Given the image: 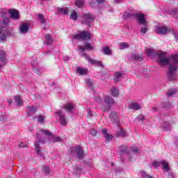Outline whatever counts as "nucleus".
Listing matches in <instances>:
<instances>
[{"label":"nucleus","instance_id":"nucleus-22","mask_svg":"<svg viewBox=\"0 0 178 178\" xmlns=\"http://www.w3.org/2000/svg\"><path fill=\"white\" fill-rule=\"evenodd\" d=\"M145 54H146L149 58H152V56L155 55V50L151 48H146L145 50Z\"/></svg>","mask_w":178,"mask_h":178},{"label":"nucleus","instance_id":"nucleus-63","mask_svg":"<svg viewBox=\"0 0 178 178\" xmlns=\"http://www.w3.org/2000/svg\"><path fill=\"white\" fill-rule=\"evenodd\" d=\"M8 102L9 105H12V104L13 103V101L12 99H9V100H8Z\"/></svg>","mask_w":178,"mask_h":178},{"label":"nucleus","instance_id":"nucleus-36","mask_svg":"<svg viewBox=\"0 0 178 178\" xmlns=\"http://www.w3.org/2000/svg\"><path fill=\"white\" fill-rule=\"evenodd\" d=\"M38 17L42 24H47V19L44 17V15H42V14H38Z\"/></svg>","mask_w":178,"mask_h":178},{"label":"nucleus","instance_id":"nucleus-7","mask_svg":"<svg viewBox=\"0 0 178 178\" xmlns=\"http://www.w3.org/2000/svg\"><path fill=\"white\" fill-rule=\"evenodd\" d=\"M140 152V149L137 146H132L131 152L127 154L129 161H136V156Z\"/></svg>","mask_w":178,"mask_h":178},{"label":"nucleus","instance_id":"nucleus-20","mask_svg":"<svg viewBox=\"0 0 178 178\" xmlns=\"http://www.w3.org/2000/svg\"><path fill=\"white\" fill-rule=\"evenodd\" d=\"M0 63H6V52L3 50L0 51Z\"/></svg>","mask_w":178,"mask_h":178},{"label":"nucleus","instance_id":"nucleus-45","mask_svg":"<svg viewBox=\"0 0 178 178\" xmlns=\"http://www.w3.org/2000/svg\"><path fill=\"white\" fill-rule=\"evenodd\" d=\"M129 47V44L127 42H121L120 43V49H126Z\"/></svg>","mask_w":178,"mask_h":178},{"label":"nucleus","instance_id":"nucleus-25","mask_svg":"<svg viewBox=\"0 0 178 178\" xmlns=\"http://www.w3.org/2000/svg\"><path fill=\"white\" fill-rule=\"evenodd\" d=\"M161 163L164 172H168L170 170V167H169V163H168V162L163 161H161Z\"/></svg>","mask_w":178,"mask_h":178},{"label":"nucleus","instance_id":"nucleus-38","mask_svg":"<svg viewBox=\"0 0 178 178\" xmlns=\"http://www.w3.org/2000/svg\"><path fill=\"white\" fill-rule=\"evenodd\" d=\"M141 178H154L152 176L147 175L146 171L142 170L140 172Z\"/></svg>","mask_w":178,"mask_h":178},{"label":"nucleus","instance_id":"nucleus-12","mask_svg":"<svg viewBox=\"0 0 178 178\" xmlns=\"http://www.w3.org/2000/svg\"><path fill=\"white\" fill-rule=\"evenodd\" d=\"M82 57L85 58V59H87L92 65H96L97 66H99L100 67H104V64L101 61H98L97 60H92L88 57V55L87 54H83Z\"/></svg>","mask_w":178,"mask_h":178},{"label":"nucleus","instance_id":"nucleus-14","mask_svg":"<svg viewBox=\"0 0 178 178\" xmlns=\"http://www.w3.org/2000/svg\"><path fill=\"white\" fill-rule=\"evenodd\" d=\"M102 133L106 140V141H111L113 138V135L111 133V131H108V130L104 129H102Z\"/></svg>","mask_w":178,"mask_h":178},{"label":"nucleus","instance_id":"nucleus-17","mask_svg":"<svg viewBox=\"0 0 178 178\" xmlns=\"http://www.w3.org/2000/svg\"><path fill=\"white\" fill-rule=\"evenodd\" d=\"M157 34H168V33H169V31H170V30H169V28L166 27V26H158L157 27Z\"/></svg>","mask_w":178,"mask_h":178},{"label":"nucleus","instance_id":"nucleus-40","mask_svg":"<svg viewBox=\"0 0 178 178\" xmlns=\"http://www.w3.org/2000/svg\"><path fill=\"white\" fill-rule=\"evenodd\" d=\"M147 31H148V24H143V26H142L140 29V33L141 34H145Z\"/></svg>","mask_w":178,"mask_h":178},{"label":"nucleus","instance_id":"nucleus-11","mask_svg":"<svg viewBox=\"0 0 178 178\" xmlns=\"http://www.w3.org/2000/svg\"><path fill=\"white\" fill-rule=\"evenodd\" d=\"M134 17L136 19L139 24H147V20L145 19V15L143 13H136Z\"/></svg>","mask_w":178,"mask_h":178},{"label":"nucleus","instance_id":"nucleus-41","mask_svg":"<svg viewBox=\"0 0 178 178\" xmlns=\"http://www.w3.org/2000/svg\"><path fill=\"white\" fill-rule=\"evenodd\" d=\"M103 52L104 55H112V51L108 47H105L103 48Z\"/></svg>","mask_w":178,"mask_h":178},{"label":"nucleus","instance_id":"nucleus-4","mask_svg":"<svg viewBox=\"0 0 178 178\" xmlns=\"http://www.w3.org/2000/svg\"><path fill=\"white\" fill-rule=\"evenodd\" d=\"M104 102L106 104V106H103L104 112H109L112 105H115V100L109 95H106L104 97Z\"/></svg>","mask_w":178,"mask_h":178},{"label":"nucleus","instance_id":"nucleus-43","mask_svg":"<svg viewBox=\"0 0 178 178\" xmlns=\"http://www.w3.org/2000/svg\"><path fill=\"white\" fill-rule=\"evenodd\" d=\"M162 107L165 108L166 109H169V108H170V102H169L168 100L163 102Z\"/></svg>","mask_w":178,"mask_h":178},{"label":"nucleus","instance_id":"nucleus-1","mask_svg":"<svg viewBox=\"0 0 178 178\" xmlns=\"http://www.w3.org/2000/svg\"><path fill=\"white\" fill-rule=\"evenodd\" d=\"M157 56H159L160 63L163 65H169L167 76L170 81H175L177 79L178 54L172 56L170 59L165 58V53L160 50L156 51Z\"/></svg>","mask_w":178,"mask_h":178},{"label":"nucleus","instance_id":"nucleus-15","mask_svg":"<svg viewBox=\"0 0 178 178\" xmlns=\"http://www.w3.org/2000/svg\"><path fill=\"white\" fill-rule=\"evenodd\" d=\"M78 49L81 52V56H83V54H86L84 53V51H91V49H92V47H91L90 43H86L83 46H79Z\"/></svg>","mask_w":178,"mask_h":178},{"label":"nucleus","instance_id":"nucleus-34","mask_svg":"<svg viewBox=\"0 0 178 178\" xmlns=\"http://www.w3.org/2000/svg\"><path fill=\"white\" fill-rule=\"evenodd\" d=\"M84 0H75V6L77 8H84Z\"/></svg>","mask_w":178,"mask_h":178},{"label":"nucleus","instance_id":"nucleus-61","mask_svg":"<svg viewBox=\"0 0 178 178\" xmlns=\"http://www.w3.org/2000/svg\"><path fill=\"white\" fill-rule=\"evenodd\" d=\"M168 177H170V178H175V177H173V173H172V172H168Z\"/></svg>","mask_w":178,"mask_h":178},{"label":"nucleus","instance_id":"nucleus-55","mask_svg":"<svg viewBox=\"0 0 178 178\" xmlns=\"http://www.w3.org/2000/svg\"><path fill=\"white\" fill-rule=\"evenodd\" d=\"M34 71L36 74H41V73L42 72L41 70H39L38 68H34Z\"/></svg>","mask_w":178,"mask_h":178},{"label":"nucleus","instance_id":"nucleus-31","mask_svg":"<svg viewBox=\"0 0 178 178\" xmlns=\"http://www.w3.org/2000/svg\"><path fill=\"white\" fill-rule=\"evenodd\" d=\"M15 102L17 104V106H22L23 105V100H22L20 96L15 97Z\"/></svg>","mask_w":178,"mask_h":178},{"label":"nucleus","instance_id":"nucleus-42","mask_svg":"<svg viewBox=\"0 0 178 178\" xmlns=\"http://www.w3.org/2000/svg\"><path fill=\"white\" fill-rule=\"evenodd\" d=\"M135 14L130 13L129 12H125L123 15V17L125 19H130L131 17H134Z\"/></svg>","mask_w":178,"mask_h":178},{"label":"nucleus","instance_id":"nucleus-57","mask_svg":"<svg viewBox=\"0 0 178 178\" xmlns=\"http://www.w3.org/2000/svg\"><path fill=\"white\" fill-rule=\"evenodd\" d=\"M97 3H98V5H101L102 3H105V0H96Z\"/></svg>","mask_w":178,"mask_h":178},{"label":"nucleus","instance_id":"nucleus-21","mask_svg":"<svg viewBox=\"0 0 178 178\" xmlns=\"http://www.w3.org/2000/svg\"><path fill=\"white\" fill-rule=\"evenodd\" d=\"M29 24H22L20 26V33L22 34H25L29 32Z\"/></svg>","mask_w":178,"mask_h":178},{"label":"nucleus","instance_id":"nucleus-6","mask_svg":"<svg viewBox=\"0 0 178 178\" xmlns=\"http://www.w3.org/2000/svg\"><path fill=\"white\" fill-rule=\"evenodd\" d=\"M74 40H91V33L88 31H81L79 33L72 35Z\"/></svg>","mask_w":178,"mask_h":178},{"label":"nucleus","instance_id":"nucleus-26","mask_svg":"<svg viewBox=\"0 0 178 178\" xmlns=\"http://www.w3.org/2000/svg\"><path fill=\"white\" fill-rule=\"evenodd\" d=\"M120 155H122L125 154L126 156H127V154H129V152L127 151V146L126 145H121L120 146Z\"/></svg>","mask_w":178,"mask_h":178},{"label":"nucleus","instance_id":"nucleus-56","mask_svg":"<svg viewBox=\"0 0 178 178\" xmlns=\"http://www.w3.org/2000/svg\"><path fill=\"white\" fill-rule=\"evenodd\" d=\"M19 148H26V147H29L27 146V145H25L24 143H21L19 145H18Z\"/></svg>","mask_w":178,"mask_h":178},{"label":"nucleus","instance_id":"nucleus-50","mask_svg":"<svg viewBox=\"0 0 178 178\" xmlns=\"http://www.w3.org/2000/svg\"><path fill=\"white\" fill-rule=\"evenodd\" d=\"M172 33L176 41H178V31L175 30H172Z\"/></svg>","mask_w":178,"mask_h":178},{"label":"nucleus","instance_id":"nucleus-24","mask_svg":"<svg viewBox=\"0 0 178 178\" xmlns=\"http://www.w3.org/2000/svg\"><path fill=\"white\" fill-rule=\"evenodd\" d=\"M28 109V116H31V115H34L37 112V108L31 106H29L27 107Z\"/></svg>","mask_w":178,"mask_h":178},{"label":"nucleus","instance_id":"nucleus-46","mask_svg":"<svg viewBox=\"0 0 178 178\" xmlns=\"http://www.w3.org/2000/svg\"><path fill=\"white\" fill-rule=\"evenodd\" d=\"M85 83H86L88 86H89V87H92L94 81H93L92 79H86L85 80Z\"/></svg>","mask_w":178,"mask_h":178},{"label":"nucleus","instance_id":"nucleus-47","mask_svg":"<svg viewBox=\"0 0 178 178\" xmlns=\"http://www.w3.org/2000/svg\"><path fill=\"white\" fill-rule=\"evenodd\" d=\"M77 12L76 11L72 12L70 15V19H72V20H77Z\"/></svg>","mask_w":178,"mask_h":178},{"label":"nucleus","instance_id":"nucleus-37","mask_svg":"<svg viewBox=\"0 0 178 178\" xmlns=\"http://www.w3.org/2000/svg\"><path fill=\"white\" fill-rule=\"evenodd\" d=\"M42 170L43 173H44L47 176L51 175V171L49 170V167H48V166H45V165L42 166Z\"/></svg>","mask_w":178,"mask_h":178},{"label":"nucleus","instance_id":"nucleus-18","mask_svg":"<svg viewBox=\"0 0 178 178\" xmlns=\"http://www.w3.org/2000/svg\"><path fill=\"white\" fill-rule=\"evenodd\" d=\"M76 73L79 75V76H84L86 74H88V69H85L81 67H78L76 68Z\"/></svg>","mask_w":178,"mask_h":178},{"label":"nucleus","instance_id":"nucleus-13","mask_svg":"<svg viewBox=\"0 0 178 178\" xmlns=\"http://www.w3.org/2000/svg\"><path fill=\"white\" fill-rule=\"evenodd\" d=\"M109 118L111 119V121L115 126H117V127H119V118L118 117V113H111Z\"/></svg>","mask_w":178,"mask_h":178},{"label":"nucleus","instance_id":"nucleus-30","mask_svg":"<svg viewBox=\"0 0 178 178\" xmlns=\"http://www.w3.org/2000/svg\"><path fill=\"white\" fill-rule=\"evenodd\" d=\"M124 74H123V72H116L114 76L113 80H115V81H120V79H122V77H123V75Z\"/></svg>","mask_w":178,"mask_h":178},{"label":"nucleus","instance_id":"nucleus-35","mask_svg":"<svg viewBox=\"0 0 178 178\" xmlns=\"http://www.w3.org/2000/svg\"><path fill=\"white\" fill-rule=\"evenodd\" d=\"M111 95H113V97H118L119 95V89L115 87H113L111 89Z\"/></svg>","mask_w":178,"mask_h":178},{"label":"nucleus","instance_id":"nucleus-3","mask_svg":"<svg viewBox=\"0 0 178 178\" xmlns=\"http://www.w3.org/2000/svg\"><path fill=\"white\" fill-rule=\"evenodd\" d=\"M40 131L42 133V134L47 136L49 143H56L62 141V138H60V137L52 135V134L49 131L41 129Z\"/></svg>","mask_w":178,"mask_h":178},{"label":"nucleus","instance_id":"nucleus-5","mask_svg":"<svg viewBox=\"0 0 178 178\" xmlns=\"http://www.w3.org/2000/svg\"><path fill=\"white\" fill-rule=\"evenodd\" d=\"M95 20V17L91 13H85L82 16L81 23L82 24H87L88 27H91V23Z\"/></svg>","mask_w":178,"mask_h":178},{"label":"nucleus","instance_id":"nucleus-32","mask_svg":"<svg viewBox=\"0 0 178 178\" xmlns=\"http://www.w3.org/2000/svg\"><path fill=\"white\" fill-rule=\"evenodd\" d=\"M82 172H83V168H81L79 165L75 166L73 170L74 174L76 175H81Z\"/></svg>","mask_w":178,"mask_h":178},{"label":"nucleus","instance_id":"nucleus-28","mask_svg":"<svg viewBox=\"0 0 178 178\" xmlns=\"http://www.w3.org/2000/svg\"><path fill=\"white\" fill-rule=\"evenodd\" d=\"M131 58L132 60H139V62H141V60H143V55L131 54Z\"/></svg>","mask_w":178,"mask_h":178},{"label":"nucleus","instance_id":"nucleus-49","mask_svg":"<svg viewBox=\"0 0 178 178\" xmlns=\"http://www.w3.org/2000/svg\"><path fill=\"white\" fill-rule=\"evenodd\" d=\"M95 101L97 102V104H99L100 105L102 104V99H101L99 96H95Z\"/></svg>","mask_w":178,"mask_h":178},{"label":"nucleus","instance_id":"nucleus-60","mask_svg":"<svg viewBox=\"0 0 178 178\" xmlns=\"http://www.w3.org/2000/svg\"><path fill=\"white\" fill-rule=\"evenodd\" d=\"M152 166L154 168V169H156V161L153 162Z\"/></svg>","mask_w":178,"mask_h":178},{"label":"nucleus","instance_id":"nucleus-23","mask_svg":"<svg viewBox=\"0 0 178 178\" xmlns=\"http://www.w3.org/2000/svg\"><path fill=\"white\" fill-rule=\"evenodd\" d=\"M65 109L67 112H73L74 110V104L73 103H68L65 105Z\"/></svg>","mask_w":178,"mask_h":178},{"label":"nucleus","instance_id":"nucleus-48","mask_svg":"<svg viewBox=\"0 0 178 178\" xmlns=\"http://www.w3.org/2000/svg\"><path fill=\"white\" fill-rule=\"evenodd\" d=\"M144 119H145V117L144 115H139L137 116V118H136V122H144Z\"/></svg>","mask_w":178,"mask_h":178},{"label":"nucleus","instance_id":"nucleus-54","mask_svg":"<svg viewBox=\"0 0 178 178\" xmlns=\"http://www.w3.org/2000/svg\"><path fill=\"white\" fill-rule=\"evenodd\" d=\"M95 5H96V3H95V1H94V0H92V1L90 2V4H89V6H90V8H95Z\"/></svg>","mask_w":178,"mask_h":178},{"label":"nucleus","instance_id":"nucleus-10","mask_svg":"<svg viewBox=\"0 0 178 178\" xmlns=\"http://www.w3.org/2000/svg\"><path fill=\"white\" fill-rule=\"evenodd\" d=\"M12 35V32H9L2 26H0V42H2V41H5L6 40L7 37H10Z\"/></svg>","mask_w":178,"mask_h":178},{"label":"nucleus","instance_id":"nucleus-8","mask_svg":"<svg viewBox=\"0 0 178 178\" xmlns=\"http://www.w3.org/2000/svg\"><path fill=\"white\" fill-rule=\"evenodd\" d=\"M55 115L58 116V122H60L61 126H66V124H67V118H66V115H65L63 111L58 110L55 113Z\"/></svg>","mask_w":178,"mask_h":178},{"label":"nucleus","instance_id":"nucleus-58","mask_svg":"<svg viewBox=\"0 0 178 178\" xmlns=\"http://www.w3.org/2000/svg\"><path fill=\"white\" fill-rule=\"evenodd\" d=\"M92 116V111H89L88 112V118H91Z\"/></svg>","mask_w":178,"mask_h":178},{"label":"nucleus","instance_id":"nucleus-39","mask_svg":"<svg viewBox=\"0 0 178 178\" xmlns=\"http://www.w3.org/2000/svg\"><path fill=\"white\" fill-rule=\"evenodd\" d=\"M58 15H67L68 11H67V8H58Z\"/></svg>","mask_w":178,"mask_h":178},{"label":"nucleus","instance_id":"nucleus-33","mask_svg":"<svg viewBox=\"0 0 178 178\" xmlns=\"http://www.w3.org/2000/svg\"><path fill=\"white\" fill-rule=\"evenodd\" d=\"M54 40H52V36L51 35H45V42L47 45H51L52 44V42Z\"/></svg>","mask_w":178,"mask_h":178},{"label":"nucleus","instance_id":"nucleus-64","mask_svg":"<svg viewBox=\"0 0 178 178\" xmlns=\"http://www.w3.org/2000/svg\"><path fill=\"white\" fill-rule=\"evenodd\" d=\"M175 145H178V138L176 139Z\"/></svg>","mask_w":178,"mask_h":178},{"label":"nucleus","instance_id":"nucleus-44","mask_svg":"<svg viewBox=\"0 0 178 178\" xmlns=\"http://www.w3.org/2000/svg\"><path fill=\"white\" fill-rule=\"evenodd\" d=\"M162 127L164 130H166V131H169V130H170V124L169 122H164Z\"/></svg>","mask_w":178,"mask_h":178},{"label":"nucleus","instance_id":"nucleus-27","mask_svg":"<svg viewBox=\"0 0 178 178\" xmlns=\"http://www.w3.org/2000/svg\"><path fill=\"white\" fill-rule=\"evenodd\" d=\"M129 109H133L134 111H139L141 109V106L138 103H132L129 106Z\"/></svg>","mask_w":178,"mask_h":178},{"label":"nucleus","instance_id":"nucleus-16","mask_svg":"<svg viewBox=\"0 0 178 178\" xmlns=\"http://www.w3.org/2000/svg\"><path fill=\"white\" fill-rule=\"evenodd\" d=\"M8 13H10L11 18L14 20H19L20 19V14L15 9L9 10Z\"/></svg>","mask_w":178,"mask_h":178},{"label":"nucleus","instance_id":"nucleus-9","mask_svg":"<svg viewBox=\"0 0 178 178\" xmlns=\"http://www.w3.org/2000/svg\"><path fill=\"white\" fill-rule=\"evenodd\" d=\"M39 136L40 134H37L36 137L38 140L35 142V152L38 155L42 156V154L41 153V149L40 148V144H44L45 140L44 139H41Z\"/></svg>","mask_w":178,"mask_h":178},{"label":"nucleus","instance_id":"nucleus-19","mask_svg":"<svg viewBox=\"0 0 178 178\" xmlns=\"http://www.w3.org/2000/svg\"><path fill=\"white\" fill-rule=\"evenodd\" d=\"M118 127V129L117 130L115 134V137H126V131L119 127V126Z\"/></svg>","mask_w":178,"mask_h":178},{"label":"nucleus","instance_id":"nucleus-53","mask_svg":"<svg viewBox=\"0 0 178 178\" xmlns=\"http://www.w3.org/2000/svg\"><path fill=\"white\" fill-rule=\"evenodd\" d=\"M90 134L91 136H95L97 134V130H95V129H92L90 130Z\"/></svg>","mask_w":178,"mask_h":178},{"label":"nucleus","instance_id":"nucleus-62","mask_svg":"<svg viewBox=\"0 0 178 178\" xmlns=\"http://www.w3.org/2000/svg\"><path fill=\"white\" fill-rule=\"evenodd\" d=\"M115 3H120L122 0H114Z\"/></svg>","mask_w":178,"mask_h":178},{"label":"nucleus","instance_id":"nucleus-51","mask_svg":"<svg viewBox=\"0 0 178 178\" xmlns=\"http://www.w3.org/2000/svg\"><path fill=\"white\" fill-rule=\"evenodd\" d=\"M38 122L39 123H41L42 124H44V116L42 115H39L38 117Z\"/></svg>","mask_w":178,"mask_h":178},{"label":"nucleus","instance_id":"nucleus-2","mask_svg":"<svg viewBox=\"0 0 178 178\" xmlns=\"http://www.w3.org/2000/svg\"><path fill=\"white\" fill-rule=\"evenodd\" d=\"M70 149L73 156H76L79 160L84 159V152L81 147L76 145L75 147H70Z\"/></svg>","mask_w":178,"mask_h":178},{"label":"nucleus","instance_id":"nucleus-59","mask_svg":"<svg viewBox=\"0 0 178 178\" xmlns=\"http://www.w3.org/2000/svg\"><path fill=\"white\" fill-rule=\"evenodd\" d=\"M63 59L64 62H67V60H69V56H65L63 57Z\"/></svg>","mask_w":178,"mask_h":178},{"label":"nucleus","instance_id":"nucleus-29","mask_svg":"<svg viewBox=\"0 0 178 178\" xmlns=\"http://www.w3.org/2000/svg\"><path fill=\"white\" fill-rule=\"evenodd\" d=\"M177 94V89L171 88L167 92L168 97H175Z\"/></svg>","mask_w":178,"mask_h":178},{"label":"nucleus","instance_id":"nucleus-52","mask_svg":"<svg viewBox=\"0 0 178 178\" xmlns=\"http://www.w3.org/2000/svg\"><path fill=\"white\" fill-rule=\"evenodd\" d=\"M9 23H10V21L9 20V19H5L3 21V26H9Z\"/></svg>","mask_w":178,"mask_h":178}]
</instances>
